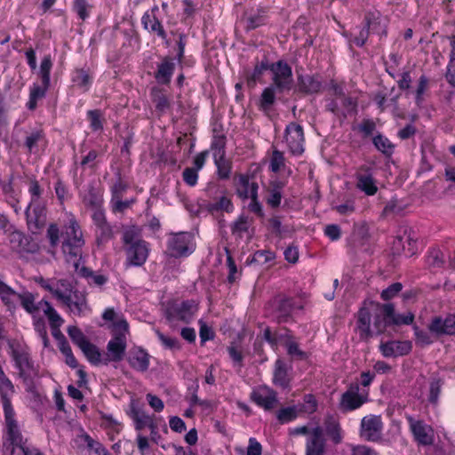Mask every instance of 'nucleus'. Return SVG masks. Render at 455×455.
<instances>
[{"label":"nucleus","instance_id":"3","mask_svg":"<svg viewBox=\"0 0 455 455\" xmlns=\"http://www.w3.org/2000/svg\"><path fill=\"white\" fill-rule=\"evenodd\" d=\"M270 315L279 324L295 322L299 312L304 311L305 301L299 296L278 293L267 303Z\"/></svg>","mask_w":455,"mask_h":455},{"label":"nucleus","instance_id":"36","mask_svg":"<svg viewBox=\"0 0 455 455\" xmlns=\"http://www.w3.org/2000/svg\"><path fill=\"white\" fill-rule=\"evenodd\" d=\"M267 70H269V62L267 58L264 57L259 63H257L254 66L253 70L249 75H247V86L251 89H253L257 83L260 82L263 73Z\"/></svg>","mask_w":455,"mask_h":455},{"label":"nucleus","instance_id":"35","mask_svg":"<svg viewBox=\"0 0 455 455\" xmlns=\"http://www.w3.org/2000/svg\"><path fill=\"white\" fill-rule=\"evenodd\" d=\"M19 294L20 293L16 292L11 286L0 279V299L8 307V310L12 311L16 308Z\"/></svg>","mask_w":455,"mask_h":455},{"label":"nucleus","instance_id":"37","mask_svg":"<svg viewBox=\"0 0 455 455\" xmlns=\"http://www.w3.org/2000/svg\"><path fill=\"white\" fill-rule=\"evenodd\" d=\"M372 143L376 149L379 151L386 158H390L393 156L395 145L380 132H378L372 138Z\"/></svg>","mask_w":455,"mask_h":455},{"label":"nucleus","instance_id":"24","mask_svg":"<svg viewBox=\"0 0 455 455\" xmlns=\"http://www.w3.org/2000/svg\"><path fill=\"white\" fill-rule=\"evenodd\" d=\"M149 354L140 347L131 348L127 362L129 365L135 371L145 372L149 368Z\"/></svg>","mask_w":455,"mask_h":455},{"label":"nucleus","instance_id":"1","mask_svg":"<svg viewBox=\"0 0 455 455\" xmlns=\"http://www.w3.org/2000/svg\"><path fill=\"white\" fill-rule=\"evenodd\" d=\"M8 347L13 365L25 386V390L33 395L36 394V379L39 377V371L31 357L29 347L16 340H9Z\"/></svg>","mask_w":455,"mask_h":455},{"label":"nucleus","instance_id":"42","mask_svg":"<svg viewBox=\"0 0 455 455\" xmlns=\"http://www.w3.org/2000/svg\"><path fill=\"white\" fill-rule=\"evenodd\" d=\"M77 442L84 444L90 451H93L96 455H110L108 451L98 441L94 440L87 433L77 435Z\"/></svg>","mask_w":455,"mask_h":455},{"label":"nucleus","instance_id":"56","mask_svg":"<svg viewBox=\"0 0 455 455\" xmlns=\"http://www.w3.org/2000/svg\"><path fill=\"white\" fill-rule=\"evenodd\" d=\"M287 354L293 359L299 361H306L309 355L307 352L301 350L299 344L293 340H288L285 343Z\"/></svg>","mask_w":455,"mask_h":455},{"label":"nucleus","instance_id":"61","mask_svg":"<svg viewBox=\"0 0 455 455\" xmlns=\"http://www.w3.org/2000/svg\"><path fill=\"white\" fill-rule=\"evenodd\" d=\"M449 38L451 40V51L450 53V60L447 66L445 78L451 86L455 87V70L451 71V68L455 62V36H451Z\"/></svg>","mask_w":455,"mask_h":455},{"label":"nucleus","instance_id":"54","mask_svg":"<svg viewBox=\"0 0 455 455\" xmlns=\"http://www.w3.org/2000/svg\"><path fill=\"white\" fill-rule=\"evenodd\" d=\"M226 144H227V138L224 134H218L217 129H213V135L212 140L211 143V149L212 150L213 154H219V156H226Z\"/></svg>","mask_w":455,"mask_h":455},{"label":"nucleus","instance_id":"10","mask_svg":"<svg viewBox=\"0 0 455 455\" xmlns=\"http://www.w3.org/2000/svg\"><path fill=\"white\" fill-rule=\"evenodd\" d=\"M46 208L42 203L28 204L25 210L26 220L28 230L34 234H39L46 224Z\"/></svg>","mask_w":455,"mask_h":455},{"label":"nucleus","instance_id":"31","mask_svg":"<svg viewBox=\"0 0 455 455\" xmlns=\"http://www.w3.org/2000/svg\"><path fill=\"white\" fill-rule=\"evenodd\" d=\"M427 329L436 339L443 335H454V330L449 317L445 319H443L441 316L433 317Z\"/></svg>","mask_w":455,"mask_h":455},{"label":"nucleus","instance_id":"64","mask_svg":"<svg viewBox=\"0 0 455 455\" xmlns=\"http://www.w3.org/2000/svg\"><path fill=\"white\" fill-rule=\"evenodd\" d=\"M87 116L90 121V127L92 132L103 130V123L101 119V112L99 109L89 110Z\"/></svg>","mask_w":455,"mask_h":455},{"label":"nucleus","instance_id":"63","mask_svg":"<svg viewBox=\"0 0 455 455\" xmlns=\"http://www.w3.org/2000/svg\"><path fill=\"white\" fill-rule=\"evenodd\" d=\"M10 455H45L40 449L36 447L31 443L24 444V446H18L11 451Z\"/></svg>","mask_w":455,"mask_h":455},{"label":"nucleus","instance_id":"16","mask_svg":"<svg viewBox=\"0 0 455 455\" xmlns=\"http://www.w3.org/2000/svg\"><path fill=\"white\" fill-rule=\"evenodd\" d=\"M410 429L415 441L423 446L431 445L434 443V429L423 420H416L411 416L407 418Z\"/></svg>","mask_w":455,"mask_h":455},{"label":"nucleus","instance_id":"9","mask_svg":"<svg viewBox=\"0 0 455 455\" xmlns=\"http://www.w3.org/2000/svg\"><path fill=\"white\" fill-rule=\"evenodd\" d=\"M92 220L94 225L95 243L98 247H101L112 240L115 232L111 224L108 221L105 212H96L92 213Z\"/></svg>","mask_w":455,"mask_h":455},{"label":"nucleus","instance_id":"30","mask_svg":"<svg viewBox=\"0 0 455 455\" xmlns=\"http://www.w3.org/2000/svg\"><path fill=\"white\" fill-rule=\"evenodd\" d=\"M226 190L220 191V196L214 202H209L204 204V209L211 214L220 212L230 213L234 211V204L230 197L226 195Z\"/></svg>","mask_w":455,"mask_h":455},{"label":"nucleus","instance_id":"33","mask_svg":"<svg viewBox=\"0 0 455 455\" xmlns=\"http://www.w3.org/2000/svg\"><path fill=\"white\" fill-rule=\"evenodd\" d=\"M283 92H279V89L273 84L264 88L259 97V108L265 112L269 111L275 100L279 99L277 95Z\"/></svg>","mask_w":455,"mask_h":455},{"label":"nucleus","instance_id":"52","mask_svg":"<svg viewBox=\"0 0 455 455\" xmlns=\"http://www.w3.org/2000/svg\"><path fill=\"white\" fill-rule=\"evenodd\" d=\"M52 68V60L51 55H45L40 64L39 76L41 82L45 85L51 84V70Z\"/></svg>","mask_w":455,"mask_h":455},{"label":"nucleus","instance_id":"20","mask_svg":"<svg viewBox=\"0 0 455 455\" xmlns=\"http://www.w3.org/2000/svg\"><path fill=\"white\" fill-rule=\"evenodd\" d=\"M291 367H288L283 359H277L274 364L272 382L275 387L283 390H290L291 387Z\"/></svg>","mask_w":455,"mask_h":455},{"label":"nucleus","instance_id":"29","mask_svg":"<svg viewBox=\"0 0 455 455\" xmlns=\"http://www.w3.org/2000/svg\"><path fill=\"white\" fill-rule=\"evenodd\" d=\"M128 415L133 420L134 427L137 431H141L146 427H148L150 423L154 422L153 418L146 414L134 401H132L130 403Z\"/></svg>","mask_w":455,"mask_h":455},{"label":"nucleus","instance_id":"43","mask_svg":"<svg viewBox=\"0 0 455 455\" xmlns=\"http://www.w3.org/2000/svg\"><path fill=\"white\" fill-rule=\"evenodd\" d=\"M214 164L217 168V175L220 180H228L232 171V163L226 158V156L213 154Z\"/></svg>","mask_w":455,"mask_h":455},{"label":"nucleus","instance_id":"40","mask_svg":"<svg viewBox=\"0 0 455 455\" xmlns=\"http://www.w3.org/2000/svg\"><path fill=\"white\" fill-rule=\"evenodd\" d=\"M283 186V183L279 180H275L270 183L269 195L266 198V202L267 205L272 209H276L280 206L283 197L282 190Z\"/></svg>","mask_w":455,"mask_h":455},{"label":"nucleus","instance_id":"7","mask_svg":"<svg viewBox=\"0 0 455 455\" xmlns=\"http://www.w3.org/2000/svg\"><path fill=\"white\" fill-rule=\"evenodd\" d=\"M195 251L194 236L189 232L171 233L165 253L171 258L188 257Z\"/></svg>","mask_w":455,"mask_h":455},{"label":"nucleus","instance_id":"19","mask_svg":"<svg viewBox=\"0 0 455 455\" xmlns=\"http://www.w3.org/2000/svg\"><path fill=\"white\" fill-rule=\"evenodd\" d=\"M126 262L129 266L141 267L147 261L149 244L146 241L137 242L125 247Z\"/></svg>","mask_w":455,"mask_h":455},{"label":"nucleus","instance_id":"45","mask_svg":"<svg viewBox=\"0 0 455 455\" xmlns=\"http://www.w3.org/2000/svg\"><path fill=\"white\" fill-rule=\"evenodd\" d=\"M141 22L146 29L156 33L162 39H165V30L161 21L155 16L151 17L149 14L145 13L142 16Z\"/></svg>","mask_w":455,"mask_h":455},{"label":"nucleus","instance_id":"57","mask_svg":"<svg viewBox=\"0 0 455 455\" xmlns=\"http://www.w3.org/2000/svg\"><path fill=\"white\" fill-rule=\"evenodd\" d=\"M275 259V253L274 251L270 250H259L253 253L250 263L263 266L270 261H273Z\"/></svg>","mask_w":455,"mask_h":455},{"label":"nucleus","instance_id":"17","mask_svg":"<svg viewBox=\"0 0 455 455\" xmlns=\"http://www.w3.org/2000/svg\"><path fill=\"white\" fill-rule=\"evenodd\" d=\"M251 401L265 411H271L278 403L277 393L267 386H260L251 393Z\"/></svg>","mask_w":455,"mask_h":455},{"label":"nucleus","instance_id":"12","mask_svg":"<svg viewBox=\"0 0 455 455\" xmlns=\"http://www.w3.org/2000/svg\"><path fill=\"white\" fill-rule=\"evenodd\" d=\"M284 138L290 152L294 156H300L304 152V131L303 127L294 122L286 125Z\"/></svg>","mask_w":455,"mask_h":455},{"label":"nucleus","instance_id":"6","mask_svg":"<svg viewBox=\"0 0 455 455\" xmlns=\"http://www.w3.org/2000/svg\"><path fill=\"white\" fill-rule=\"evenodd\" d=\"M198 310V303L195 299H186L179 303L176 300H169L165 304L164 316L167 321H180L190 323Z\"/></svg>","mask_w":455,"mask_h":455},{"label":"nucleus","instance_id":"38","mask_svg":"<svg viewBox=\"0 0 455 455\" xmlns=\"http://www.w3.org/2000/svg\"><path fill=\"white\" fill-rule=\"evenodd\" d=\"M50 85L33 84L29 91V99L27 102V108L29 110H35L37 107V101L46 96Z\"/></svg>","mask_w":455,"mask_h":455},{"label":"nucleus","instance_id":"58","mask_svg":"<svg viewBox=\"0 0 455 455\" xmlns=\"http://www.w3.org/2000/svg\"><path fill=\"white\" fill-rule=\"evenodd\" d=\"M18 300L22 307L29 314L36 313L39 310V306L35 304V296L31 292H24L19 294Z\"/></svg>","mask_w":455,"mask_h":455},{"label":"nucleus","instance_id":"28","mask_svg":"<svg viewBox=\"0 0 455 455\" xmlns=\"http://www.w3.org/2000/svg\"><path fill=\"white\" fill-rule=\"evenodd\" d=\"M61 303L68 307L70 312L77 316H82L84 315L85 311L91 310L87 303L86 294L76 289L73 291V295L70 296L69 302Z\"/></svg>","mask_w":455,"mask_h":455},{"label":"nucleus","instance_id":"39","mask_svg":"<svg viewBox=\"0 0 455 455\" xmlns=\"http://www.w3.org/2000/svg\"><path fill=\"white\" fill-rule=\"evenodd\" d=\"M74 287L68 279H59L54 290V297L60 302H69L70 296L73 295Z\"/></svg>","mask_w":455,"mask_h":455},{"label":"nucleus","instance_id":"46","mask_svg":"<svg viewBox=\"0 0 455 455\" xmlns=\"http://www.w3.org/2000/svg\"><path fill=\"white\" fill-rule=\"evenodd\" d=\"M72 82L75 85L86 92L89 90L92 84V77L88 70L84 68H76L73 73Z\"/></svg>","mask_w":455,"mask_h":455},{"label":"nucleus","instance_id":"47","mask_svg":"<svg viewBox=\"0 0 455 455\" xmlns=\"http://www.w3.org/2000/svg\"><path fill=\"white\" fill-rule=\"evenodd\" d=\"M80 349L92 365L102 363L103 358H101V353L96 345L89 341Z\"/></svg>","mask_w":455,"mask_h":455},{"label":"nucleus","instance_id":"51","mask_svg":"<svg viewBox=\"0 0 455 455\" xmlns=\"http://www.w3.org/2000/svg\"><path fill=\"white\" fill-rule=\"evenodd\" d=\"M102 197L97 193L94 188H91L84 198V204L92 209V212H105L102 208Z\"/></svg>","mask_w":455,"mask_h":455},{"label":"nucleus","instance_id":"15","mask_svg":"<svg viewBox=\"0 0 455 455\" xmlns=\"http://www.w3.org/2000/svg\"><path fill=\"white\" fill-rule=\"evenodd\" d=\"M356 188L367 196H374L378 192L377 180L373 177L371 166L361 165L356 173Z\"/></svg>","mask_w":455,"mask_h":455},{"label":"nucleus","instance_id":"22","mask_svg":"<svg viewBox=\"0 0 455 455\" xmlns=\"http://www.w3.org/2000/svg\"><path fill=\"white\" fill-rule=\"evenodd\" d=\"M379 306V304H378ZM381 312L387 320V324L392 325H410L414 321V315L411 312L406 314H396L393 303L380 305Z\"/></svg>","mask_w":455,"mask_h":455},{"label":"nucleus","instance_id":"41","mask_svg":"<svg viewBox=\"0 0 455 455\" xmlns=\"http://www.w3.org/2000/svg\"><path fill=\"white\" fill-rule=\"evenodd\" d=\"M235 194L242 200L249 199V195L251 191V185L254 181L250 182L248 174H238L235 177Z\"/></svg>","mask_w":455,"mask_h":455},{"label":"nucleus","instance_id":"44","mask_svg":"<svg viewBox=\"0 0 455 455\" xmlns=\"http://www.w3.org/2000/svg\"><path fill=\"white\" fill-rule=\"evenodd\" d=\"M76 273L87 280L89 285L102 286L108 282V277L104 275L96 274L87 267H81Z\"/></svg>","mask_w":455,"mask_h":455},{"label":"nucleus","instance_id":"4","mask_svg":"<svg viewBox=\"0 0 455 455\" xmlns=\"http://www.w3.org/2000/svg\"><path fill=\"white\" fill-rule=\"evenodd\" d=\"M69 231H67L63 238L61 250L67 263H71L75 271L80 268L83 247L85 243L83 233L78 222L72 219L68 224Z\"/></svg>","mask_w":455,"mask_h":455},{"label":"nucleus","instance_id":"55","mask_svg":"<svg viewBox=\"0 0 455 455\" xmlns=\"http://www.w3.org/2000/svg\"><path fill=\"white\" fill-rule=\"evenodd\" d=\"M152 100L155 103L156 109L160 113H164L170 108V101L161 90H152Z\"/></svg>","mask_w":455,"mask_h":455},{"label":"nucleus","instance_id":"53","mask_svg":"<svg viewBox=\"0 0 455 455\" xmlns=\"http://www.w3.org/2000/svg\"><path fill=\"white\" fill-rule=\"evenodd\" d=\"M298 418V410L295 405L282 408L276 411V419L280 424H286Z\"/></svg>","mask_w":455,"mask_h":455},{"label":"nucleus","instance_id":"18","mask_svg":"<svg viewBox=\"0 0 455 455\" xmlns=\"http://www.w3.org/2000/svg\"><path fill=\"white\" fill-rule=\"evenodd\" d=\"M326 439L323 429L320 426L312 427V434L306 438L305 455H324Z\"/></svg>","mask_w":455,"mask_h":455},{"label":"nucleus","instance_id":"49","mask_svg":"<svg viewBox=\"0 0 455 455\" xmlns=\"http://www.w3.org/2000/svg\"><path fill=\"white\" fill-rule=\"evenodd\" d=\"M426 262L431 268H441L446 267L443 253L436 248H433L428 251Z\"/></svg>","mask_w":455,"mask_h":455},{"label":"nucleus","instance_id":"23","mask_svg":"<svg viewBox=\"0 0 455 455\" xmlns=\"http://www.w3.org/2000/svg\"><path fill=\"white\" fill-rule=\"evenodd\" d=\"M363 23L373 34L385 37L387 36V20L380 12L377 10L367 12L364 15Z\"/></svg>","mask_w":455,"mask_h":455},{"label":"nucleus","instance_id":"8","mask_svg":"<svg viewBox=\"0 0 455 455\" xmlns=\"http://www.w3.org/2000/svg\"><path fill=\"white\" fill-rule=\"evenodd\" d=\"M269 71L272 74V84L279 89V92H289L293 84L292 68L283 60L269 64Z\"/></svg>","mask_w":455,"mask_h":455},{"label":"nucleus","instance_id":"34","mask_svg":"<svg viewBox=\"0 0 455 455\" xmlns=\"http://www.w3.org/2000/svg\"><path fill=\"white\" fill-rule=\"evenodd\" d=\"M394 246L395 250L402 246L404 255L408 258L416 254L418 250L417 240L411 231L409 233L405 231L403 235L398 236L394 243Z\"/></svg>","mask_w":455,"mask_h":455},{"label":"nucleus","instance_id":"5","mask_svg":"<svg viewBox=\"0 0 455 455\" xmlns=\"http://www.w3.org/2000/svg\"><path fill=\"white\" fill-rule=\"evenodd\" d=\"M129 324L124 318L113 323V338L107 345L108 355L102 363L108 365L110 362H120L124 359L126 350V333Z\"/></svg>","mask_w":455,"mask_h":455},{"label":"nucleus","instance_id":"60","mask_svg":"<svg viewBox=\"0 0 455 455\" xmlns=\"http://www.w3.org/2000/svg\"><path fill=\"white\" fill-rule=\"evenodd\" d=\"M68 334L71 339L72 342L76 344L79 348L83 347L89 339L84 334V332L76 326H68Z\"/></svg>","mask_w":455,"mask_h":455},{"label":"nucleus","instance_id":"11","mask_svg":"<svg viewBox=\"0 0 455 455\" xmlns=\"http://www.w3.org/2000/svg\"><path fill=\"white\" fill-rule=\"evenodd\" d=\"M359 384L351 383L346 392L341 395L339 408L343 412L360 408L368 400V393H359Z\"/></svg>","mask_w":455,"mask_h":455},{"label":"nucleus","instance_id":"26","mask_svg":"<svg viewBox=\"0 0 455 455\" xmlns=\"http://www.w3.org/2000/svg\"><path fill=\"white\" fill-rule=\"evenodd\" d=\"M267 10L261 6L247 9L243 13L246 21V29L252 30L264 25L267 19Z\"/></svg>","mask_w":455,"mask_h":455},{"label":"nucleus","instance_id":"48","mask_svg":"<svg viewBox=\"0 0 455 455\" xmlns=\"http://www.w3.org/2000/svg\"><path fill=\"white\" fill-rule=\"evenodd\" d=\"M415 342L418 346L423 347L433 344L436 338L429 331V330L420 329L419 326H413Z\"/></svg>","mask_w":455,"mask_h":455},{"label":"nucleus","instance_id":"59","mask_svg":"<svg viewBox=\"0 0 455 455\" xmlns=\"http://www.w3.org/2000/svg\"><path fill=\"white\" fill-rule=\"evenodd\" d=\"M443 381L440 378H432L429 384L428 402L432 404L438 403Z\"/></svg>","mask_w":455,"mask_h":455},{"label":"nucleus","instance_id":"32","mask_svg":"<svg viewBox=\"0 0 455 455\" xmlns=\"http://www.w3.org/2000/svg\"><path fill=\"white\" fill-rule=\"evenodd\" d=\"M365 305L366 301H364L363 306L360 307L356 321L357 329L360 331V338L363 339H367L372 336L371 331V312Z\"/></svg>","mask_w":455,"mask_h":455},{"label":"nucleus","instance_id":"50","mask_svg":"<svg viewBox=\"0 0 455 455\" xmlns=\"http://www.w3.org/2000/svg\"><path fill=\"white\" fill-rule=\"evenodd\" d=\"M45 133L42 129L33 130L25 139L24 146L31 153L37 147L38 143L44 140Z\"/></svg>","mask_w":455,"mask_h":455},{"label":"nucleus","instance_id":"27","mask_svg":"<svg viewBox=\"0 0 455 455\" xmlns=\"http://www.w3.org/2000/svg\"><path fill=\"white\" fill-rule=\"evenodd\" d=\"M323 435L331 440L334 445L339 444L343 440L342 429L339 420L332 415H328L323 420Z\"/></svg>","mask_w":455,"mask_h":455},{"label":"nucleus","instance_id":"2","mask_svg":"<svg viewBox=\"0 0 455 455\" xmlns=\"http://www.w3.org/2000/svg\"><path fill=\"white\" fill-rule=\"evenodd\" d=\"M13 395H5L0 396L4 423V447L11 453L13 448L24 446L30 442L25 438L21 433L20 426L16 419V412L12 403Z\"/></svg>","mask_w":455,"mask_h":455},{"label":"nucleus","instance_id":"21","mask_svg":"<svg viewBox=\"0 0 455 455\" xmlns=\"http://www.w3.org/2000/svg\"><path fill=\"white\" fill-rule=\"evenodd\" d=\"M379 350L384 357H398L409 355L412 350L410 340H389L379 345Z\"/></svg>","mask_w":455,"mask_h":455},{"label":"nucleus","instance_id":"25","mask_svg":"<svg viewBox=\"0 0 455 455\" xmlns=\"http://www.w3.org/2000/svg\"><path fill=\"white\" fill-rule=\"evenodd\" d=\"M174 70V59L170 56L163 57L162 61L157 64L154 77L159 84L167 85L171 83Z\"/></svg>","mask_w":455,"mask_h":455},{"label":"nucleus","instance_id":"62","mask_svg":"<svg viewBox=\"0 0 455 455\" xmlns=\"http://www.w3.org/2000/svg\"><path fill=\"white\" fill-rule=\"evenodd\" d=\"M155 332L158 339L165 348L172 350H180L181 348L180 340L177 338L165 336L159 330H156Z\"/></svg>","mask_w":455,"mask_h":455},{"label":"nucleus","instance_id":"14","mask_svg":"<svg viewBox=\"0 0 455 455\" xmlns=\"http://www.w3.org/2000/svg\"><path fill=\"white\" fill-rule=\"evenodd\" d=\"M382 427L379 416H365L361 420L360 436L368 442H378L381 439Z\"/></svg>","mask_w":455,"mask_h":455},{"label":"nucleus","instance_id":"13","mask_svg":"<svg viewBox=\"0 0 455 455\" xmlns=\"http://www.w3.org/2000/svg\"><path fill=\"white\" fill-rule=\"evenodd\" d=\"M323 90V79L319 74H299L295 92L302 95H315Z\"/></svg>","mask_w":455,"mask_h":455}]
</instances>
